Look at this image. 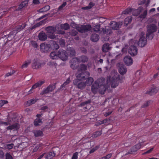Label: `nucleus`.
<instances>
[{
	"mask_svg": "<svg viewBox=\"0 0 159 159\" xmlns=\"http://www.w3.org/2000/svg\"><path fill=\"white\" fill-rule=\"evenodd\" d=\"M50 57L52 59H60L63 61L67 60L68 54L65 50L60 49L58 51H53L50 54Z\"/></svg>",
	"mask_w": 159,
	"mask_h": 159,
	"instance_id": "nucleus-1",
	"label": "nucleus"
},
{
	"mask_svg": "<svg viewBox=\"0 0 159 159\" xmlns=\"http://www.w3.org/2000/svg\"><path fill=\"white\" fill-rule=\"evenodd\" d=\"M45 30L48 34V37L49 38L53 39L56 38L57 36L54 34L56 31V28L54 26H48L45 28Z\"/></svg>",
	"mask_w": 159,
	"mask_h": 159,
	"instance_id": "nucleus-2",
	"label": "nucleus"
},
{
	"mask_svg": "<svg viewBox=\"0 0 159 159\" xmlns=\"http://www.w3.org/2000/svg\"><path fill=\"white\" fill-rule=\"evenodd\" d=\"M107 84L108 85L111 84L112 88L116 87L118 85V81L117 77L113 76L112 78L108 77L107 80Z\"/></svg>",
	"mask_w": 159,
	"mask_h": 159,
	"instance_id": "nucleus-3",
	"label": "nucleus"
},
{
	"mask_svg": "<svg viewBox=\"0 0 159 159\" xmlns=\"http://www.w3.org/2000/svg\"><path fill=\"white\" fill-rule=\"evenodd\" d=\"M144 33L142 32L140 35V38L138 44L139 46L143 47L145 46L147 43V40L144 36Z\"/></svg>",
	"mask_w": 159,
	"mask_h": 159,
	"instance_id": "nucleus-4",
	"label": "nucleus"
},
{
	"mask_svg": "<svg viewBox=\"0 0 159 159\" xmlns=\"http://www.w3.org/2000/svg\"><path fill=\"white\" fill-rule=\"evenodd\" d=\"M92 28L91 25L89 24L86 25H83L81 26H78L77 28V30L80 32L84 33L89 31Z\"/></svg>",
	"mask_w": 159,
	"mask_h": 159,
	"instance_id": "nucleus-5",
	"label": "nucleus"
},
{
	"mask_svg": "<svg viewBox=\"0 0 159 159\" xmlns=\"http://www.w3.org/2000/svg\"><path fill=\"white\" fill-rule=\"evenodd\" d=\"M78 75H76V79L80 80H84L86 78L88 77L90 75V73L88 72H77Z\"/></svg>",
	"mask_w": 159,
	"mask_h": 159,
	"instance_id": "nucleus-6",
	"label": "nucleus"
},
{
	"mask_svg": "<svg viewBox=\"0 0 159 159\" xmlns=\"http://www.w3.org/2000/svg\"><path fill=\"white\" fill-rule=\"evenodd\" d=\"M56 84V83H55L53 84H50L40 93V95H43L52 92L55 89Z\"/></svg>",
	"mask_w": 159,
	"mask_h": 159,
	"instance_id": "nucleus-7",
	"label": "nucleus"
},
{
	"mask_svg": "<svg viewBox=\"0 0 159 159\" xmlns=\"http://www.w3.org/2000/svg\"><path fill=\"white\" fill-rule=\"evenodd\" d=\"M81 80L78 79H75L73 81V84L76 86V87L80 89H82L86 86V84L84 82L80 81Z\"/></svg>",
	"mask_w": 159,
	"mask_h": 159,
	"instance_id": "nucleus-8",
	"label": "nucleus"
},
{
	"mask_svg": "<svg viewBox=\"0 0 159 159\" xmlns=\"http://www.w3.org/2000/svg\"><path fill=\"white\" fill-rule=\"evenodd\" d=\"M123 22L121 21L116 22L115 21H111L110 24L111 28L114 30H117L122 25Z\"/></svg>",
	"mask_w": 159,
	"mask_h": 159,
	"instance_id": "nucleus-9",
	"label": "nucleus"
},
{
	"mask_svg": "<svg viewBox=\"0 0 159 159\" xmlns=\"http://www.w3.org/2000/svg\"><path fill=\"white\" fill-rule=\"evenodd\" d=\"M78 57H74L70 60V67L73 70L76 69L79 65Z\"/></svg>",
	"mask_w": 159,
	"mask_h": 159,
	"instance_id": "nucleus-10",
	"label": "nucleus"
},
{
	"mask_svg": "<svg viewBox=\"0 0 159 159\" xmlns=\"http://www.w3.org/2000/svg\"><path fill=\"white\" fill-rule=\"evenodd\" d=\"M128 52L132 56H134L137 54L138 49L134 45H132L129 47Z\"/></svg>",
	"mask_w": 159,
	"mask_h": 159,
	"instance_id": "nucleus-11",
	"label": "nucleus"
},
{
	"mask_svg": "<svg viewBox=\"0 0 159 159\" xmlns=\"http://www.w3.org/2000/svg\"><path fill=\"white\" fill-rule=\"evenodd\" d=\"M40 50L43 52H47L49 51L51 47L50 44H45L44 43H42L40 45Z\"/></svg>",
	"mask_w": 159,
	"mask_h": 159,
	"instance_id": "nucleus-12",
	"label": "nucleus"
},
{
	"mask_svg": "<svg viewBox=\"0 0 159 159\" xmlns=\"http://www.w3.org/2000/svg\"><path fill=\"white\" fill-rule=\"evenodd\" d=\"M147 32H150L151 33H154L156 32L157 29V27L155 24H152L148 25L147 26Z\"/></svg>",
	"mask_w": 159,
	"mask_h": 159,
	"instance_id": "nucleus-13",
	"label": "nucleus"
},
{
	"mask_svg": "<svg viewBox=\"0 0 159 159\" xmlns=\"http://www.w3.org/2000/svg\"><path fill=\"white\" fill-rule=\"evenodd\" d=\"M158 90V88L155 86H152L149 90L146 92V93L150 95H152L157 93Z\"/></svg>",
	"mask_w": 159,
	"mask_h": 159,
	"instance_id": "nucleus-14",
	"label": "nucleus"
},
{
	"mask_svg": "<svg viewBox=\"0 0 159 159\" xmlns=\"http://www.w3.org/2000/svg\"><path fill=\"white\" fill-rule=\"evenodd\" d=\"M124 61L127 66L131 65L133 62V60L130 56H126L124 58Z\"/></svg>",
	"mask_w": 159,
	"mask_h": 159,
	"instance_id": "nucleus-15",
	"label": "nucleus"
},
{
	"mask_svg": "<svg viewBox=\"0 0 159 159\" xmlns=\"http://www.w3.org/2000/svg\"><path fill=\"white\" fill-rule=\"evenodd\" d=\"M27 25L25 23L22 24L21 25H19L15 27L14 30L15 31L16 33L20 32L25 28Z\"/></svg>",
	"mask_w": 159,
	"mask_h": 159,
	"instance_id": "nucleus-16",
	"label": "nucleus"
},
{
	"mask_svg": "<svg viewBox=\"0 0 159 159\" xmlns=\"http://www.w3.org/2000/svg\"><path fill=\"white\" fill-rule=\"evenodd\" d=\"M118 70L119 72L122 75L125 74L127 71V69L125 66L121 64H119Z\"/></svg>",
	"mask_w": 159,
	"mask_h": 159,
	"instance_id": "nucleus-17",
	"label": "nucleus"
},
{
	"mask_svg": "<svg viewBox=\"0 0 159 159\" xmlns=\"http://www.w3.org/2000/svg\"><path fill=\"white\" fill-rule=\"evenodd\" d=\"M99 86L97 82H95L91 86V90L95 94L97 93L98 88Z\"/></svg>",
	"mask_w": 159,
	"mask_h": 159,
	"instance_id": "nucleus-18",
	"label": "nucleus"
},
{
	"mask_svg": "<svg viewBox=\"0 0 159 159\" xmlns=\"http://www.w3.org/2000/svg\"><path fill=\"white\" fill-rule=\"evenodd\" d=\"M39 39L41 41H44L47 39V36L46 34L43 31L40 32L38 36Z\"/></svg>",
	"mask_w": 159,
	"mask_h": 159,
	"instance_id": "nucleus-19",
	"label": "nucleus"
},
{
	"mask_svg": "<svg viewBox=\"0 0 159 159\" xmlns=\"http://www.w3.org/2000/svg\"><path fill=\"white\" fill-rule=\"evenodd\" d=\"M67 53L70 57H74L76 52L75 49L73 48L70 47L68 48Z\"/></svg>",
	"mask_w": 159,
	"mask_h": 159,
	"instance_id": "nucleus-20",
	"label": "nucleus"
},
{
	"mask_svg": "<svg viewBox=\"0 0 159 159\" xmlns=\"http://www.w3.org/2000/svg\"><path fill=\"white\" fill-rule=\"evenodd\" d=\"M100 38L99 35L97 34H92L90 37V40L93 42H96L98 41Z\"/></svg>",
	"mask_w": 159,
	"mask_h": 159,
	"instance_id": "nucleus-21",
	"label": "nucleus"
},
{
	"mask_svg": "<svg viewBox=\"0 0 159 159\" xmlns=\"http://www.w3.org/2000/svg\"><path fill=\"white\" fill-rule=\"evenodd\" d=\"M41 63L39 62L36 59L33 60V63L32 65V67L33 69H39L41 66Z\"/></svg>",
	"mask_w": 159,
	"mask_h": 159,
	"instance_id": "nucleus-22",
	"label": "nucleus"
},
{
	"mask_svg": "<svg viewBox=\"0 0 159 159\" xmlns=\"http://www.w3.org/2000/svg\"><path fill=\"white\" fill-rule=\"evenodd\" d=\"M28 2V0H25L21 2V4L19 5L16 10L17 11L20 10L24 7L27 6Z\"/></svg>",
	"mask_w": 159,
	"mask_h": 159,
	"instance_id": "nucleus-23",
	"label": "nucleus"
},
{
	"mask_svg": "<svg viewBox=\"0 0 159 159\" xmlns=\"http://www.w3.org/2000/svg\"><path fill=\"white\" fill-rule=\"evenodd\" d=\"M78 59L79 62L85 63L88 61L89 58L86 56L82 55L78 58Z\"/></svg>",
	"mask_w": 159,
	"mask_h": 159,
	"instance_id": "nucleus-24",
	"label": "nucleus"
},
{
	"mask_svg": "<svg viewBox=\"0 0 159 159\" xmlns=\"http://www.w3.org/2000/svg\"><path fill=\"white\" fill-rule=\"evenodd\" d=\"M46 22V20H42L40 21L39 23H37L36 24L34 25L33 26L30 27L29 30H31L33 29H34L37 27H39L41 25L44 24Z\"/></svg>",
	"mask_w": 159,
	"mask_h": 159,
	"instance_id": "nucleus-25",
	"label": "nucleus"
},
{
	"mask_svg": "<svg viewBox=\"0 0 159 159\" xmlns=\"http://www.w3.org/2000/svg\"><path fill=\"white\" fill-rule=\"evenodd\" d=\"M143 8V7H139L138 9L135 10L132 9L131 12L132 13V15L134 16H138L140 14L141 11V10Z\"/></svg>",
	"mask_w": 159,
	"mask_h": 159,
	"instance_id": "nucleus-26",
	"label": "nucleus"
},
{
	"mask_svg": "<svg viewBox=\"0 0 159 159\" xmlns=\"http://www.w3.org/2000/svg\"><path fill=\"white\" fill-rule=\"evenodd\" d=\"M108 43L104 44L102 47V51L104 52H107L110 50L111 47H110Z\"/></svg>",
	"mask_w": 159,
	"mask_h": 159,
	"instance_id": "nucleus-27",
	"label": "nucleus"
},
{
	"mask_svg": "<svg viewBox=\"0 0 159 159\" xmlns=\"http://www.w3.org/2000/svg\"><path fill=\"white\" fill-rule=\"evenodd\" d=\"M55 155L56 154L54 151H51L49 152L45 156V157L46 159H51L55 157Z\"/></svg>",
	"mask_w": 159,
	"mask_h": 159,
	"instance_id": "nucleus-28",
	"label": "nucleus"
},
{
	"mask_svg": "<svg viewBox=\"0 0 159 159\" xmlns=\"http://www.w3.org/2000/svg\"><path fill=\"white\" fill-rule=\"evenodd\" d=\"M106 88L105 85L99 86L98 91L100 93L102 94H104L106 91Z\"/></svg>",
	"mask_w": 159,
	"mask_h": 159,
	"instance_id": "nucleus-29",
	"label": "nucleus"
},
{
	"mask_svg": "<svg viewBox=\"0 0 159 159\" xmlns=\"http://www.w3.org/2000/svg\"><path fill=\"white\" fill-rule=\"evenodd\" d=\"M33 133L35 137L42 136L43 135V131L40 130H35L33 131Z\"/></svg>",
	"mask_w": 159,
	"mask_h": 159,
	"instance_id": "nucleus-30",
	"label": "nucleus"
},
{
	"mask_svg": "<svg viewBox=\"0 0 159 159\" xmlns=\"http://www.w3.org/2000/svg\"><path fill=\"white\" fill-rule=\"evenodd\" d=\"M44 83V81H39L37 83H36L34 85L30 90H32L33 89H35L37 87H40Z\"/></svg>",
	"mask_w": 159,
	"mask_h": 159,
	"instance_id": "nucleus-31",
	"label": "nucleus"
},
{
	"mask_svg": "<svg viewBox=\"0 0 159 159\" xmlns=\"http://www.w3.org/2000/svg\"><path fill=\"white\" fill-rule=\"evenodd\" d=\"M87 69V66L84 64H81L80 67L78 69V72H87L86 70Z\"/></svg>",
	"mask_w": 159,
	"mask_h": 159,
	"instance_id": "nucleus-32",
	"label": "nucleus"
},
{
	"mask_svg": "<svg viewBox=\"0 0 159 159\" xmlns=\"http://www.w3.org/2000/svg\"><path fill=\"white\" fill-rule=\"evenodd\" d=\"M34 123L35 126H40L43 123L42 119L40 118L36 119L34 120Z\"/></svg>",
	"mask_w": 159,
	"mask_h": 159,
	"instance_id": "nucleus-33",
	"label": "nucleus"
},
{
	"mask_svg": "<svg viewBox=\"0 0 159 159\" xmlns=\"http://www.w3.org/2000/svg\"><path fill=\"white\" fill-rule=\"evenodd\" d=\"M50 9V7L49 5H46L43 8L39 9L38 11L40 13L48 11Z\"/></svg>",
	"mask_w": 159,
	"mask_h": 159,
	"instance_id": "nucleus-34",
	"label": "nucleus"
},
{
	"mask_svg": "<svg viewBox=\"0 0 159 159\" xmlns=\"http://www.w3.org/2000/svg\"><path fill=\"white\" fill-rule=\"evenodd\" d=\"M105 79L103 78H100L98 79L97 81H95L98 83L99 86L105 85Z\"/></svg>",
	"mask_w": 159,
	"mask_h": 159,
	"instance_id": "nucleus-35",
	"label": "nucleus"
},
{
	"mask_svg": "<svg viewBox=\"0 0 159 159\" xmlns=\"http://www.w3.org/2000/svg\"><path fill=\"white\" fill-rule=\"evenodd\" d=\"M95 5V4L93 3L92 2H90L88 6L85 7H82L81 9L82 10H88L92 8L93 6Z\"/></svg>",
	"mask_w": 159,
	"mask_h": 159,
	"instance_id": "nucleus-36",
	"label": "nucleus"
},
{
	"mask_svg": "<svg viewBox=\"0 0 159 159\" xmlns=\"http://www.w3.org/2000/svg\"><path fill=\"white\" fill-rule=\"evenodd\" d=\"M154 33L150 32H147L146 34V38L149 40L152 39L154 36Z\"/></svg>",
	"mask_w": 159,
	"mask_h": 159,
	"instance_id": "nucleus-37",
	"label": "nucleus"
},
{
	"mask_svg": "<svg viewBox=\"0 0 159 159\" xmlns=\"http://www.w3.org/2000/svg\"><path fill=\"white\" fill-rule=\"evenodd\" d=\"M60 27L61 29L64 30H66L70 29L69 25L67 23L61 24Z\"/></svg>",
	"mask_w": 159,
	"mask_h": 159,
	"instance_id": "nucleus-38",
	"label": "nucleus"
},
{
	"mask_svg": "<svg viewBox=\"0 0 159 159\" xmlns=\"http://www.w3.org/2000/svg\"><path fill=\"white\" fill-rule=\"evenodd\" d=\"M38 99H31L27 101L26 105L28 106H30L32 104L35 103Z\"/></svg>",
	"mask_w": 159,
	"mask_h": 159,
	"instance_id": "nucleus-39",
	"label": "nucleus"
},
{
	"mask_svg": "<svg viewBox=\"0 0 159 159\" xmlns=\"http://www.w3.org/2000/svg\"><path fill=\"white\" fill-rule=\"evenodd\" d=\"M93 81V79L92 77H89L87 79L86 82H85L86 84L88 85H91Z\"/></svg>",
	"mask_w": 159,
	"mask_h": 159,
	"instance_id": "nucleus-40",
	"label": "nucleus"
},
{
	"mask_svg": "<svg viewBox=\"0 0 159 159\" xmlns=\"http://www.w3.org/2000/svg\"><path fill=\"white\" fill-rule=\"evenodd\" d=\"M132 9L127 8L123 11L121 13L122 15L125 14H129V13L132 11Z\"/></svg>",
	"mask_w": 159,
	"mask_h": 159,
	"instance_id": "nucleus-41",
	"label": "nucleus"
},
{
	"mask_svg": "<svg viewBox=\"0 0 159 159\" xmlns=\"http://www.w3.org/2000/svg\"><path fill=\"white\" fill-rule=\"evenodd\" d=\"M51 48L53 50H57L59 48V45L55 42H53L51 46Z\"/></svg>",
	"mask_w": 159,
	"mask_h": 159,
	"instance_id": "nucleus-42",
	"label": "nucleus"
},
{
	"mask_svg": "<svg viewBox=\"0 0 159 159\" xmlns=\"http://www.w3.org/2000/svg\"><path fill=\"white\" fill-rule=\"evenodd\" d=\"M102 134V133L101 131H97L94 133L93 134V138H97L98 137L100 136Z\"/></svg>",
	"mask_w": 159,
	"mask_h": 159,
	"instance_id": "nucleus-43",
	"label": "nucleus"
},
{
	"mask_svg": "<svg viewBox=\"0 0 159 159\" xmlns=\"http://www.w3.org/2000/svg\"><path fill=\"white\" fill-rule=\"evenodd\" d=\"M94 31L96 32H98L100 31V25L99 24L96 25L94 26Z\"/></svg>",
	"mask_w": 159,
	"mask_h": 159,
	"instance_id": "nucleus-44",
	"label": "nucleus"
},
{
	"mask_svg": "<svg viewBox=\"0 0 159 159\" xmlns=\"http://www.w3.org/2000/svg\"><path fill=\"white\" fill-rule=\"evenodd\" d=\"M31 62V60H28L25 61V63L22 66L21 68H23L24 67H26L28 66V65L30 64Z\"/></svg>",
	"mask_w": 159,
	"mask_h": 159,
	"instance_id": "nucleus-45",
	"label": "nucleus"
},
{
	"mask_svg": "<svg viewBox=\"0 0 159 159\" xmlns=\"http://www.w3.org/2000/svg\"><path fill=\"white\" fill-rule=\"evenodd\" d=\"M78 34V32L75 30H73L70 32V34L72 36H76Z\"/></svg>",
	"mask_w": 159,
	"mask_h": 159,
	"instance_id": "nucleus-46",
	"label": "nucleus"
},
{
	"mask_svg": "<svg viewBox=\"0 0 159 159\" xmlns=\"http://www.w3.org/2000/svg\"><path fill=\"white\" fill-rule=\"evenodd\" d=\"M66 4L67 3L66 2H64L63 4L59 7L57 10L58 11L61 10L66 5Z\"/></svg>",
	"mask_w": 159,
	"mask_h": 159,
	"instance_id": "nucleus-47",
	"label": "nucleus"
},
{
	"mask_svg": "<svg viewBox=\"0 0 159 159\" xmlns=\"http://www.w3.org/2000/svg\"><path fill=\"white\" fill-rule=\"evenodd\" d=\"M31 44L32 46L34 48H37L38 47V45L37 43L35 41H31Z\"/></svg>",
	"mask_w": 159,
	"mask_h": 159,
	"instance_id": "nucleus-48",
	"label": "nucleus"
},
{
	"mask_svg": "<svg viewBox=\"0 0 159 159\" xmlns=\"http://www.w3.org/2000/svg\"><path fill=\"white\" fill-rule=\"evenodd\" d=\"M5 159H13V158L10 153L7 152L5 155Z\"/></svg>",
	"mask_w": 159,
	"mask_h": 159,
	"instance_id": "nucleus-49",
	"label": "nucleus"
},
{
	"mask_svg": "<svg viewBox=\"0 0 159 159\" xmlns=\"http://www.w3.org/2000/svg\"><path fill=\"white\" fill-rule=\"evenodd\" d=\"M19 126V124L18 123H15L11 125L12 129H14L15 128H18Z\"/></svg>",
	"mask_w": 159,
	"mask_h": 159,
	"instance_id": "nucleus-50",
	"label": "nucleus"
},
{
	"mask_svg": "<svg viewBox=\"0 0 159 159\" xmlns=\"http://www.w3.org/2000/svg\"><path fill=\"white\" fill-rule=\"evenodd\" d=\"M16 32H15V31L13 29V30L10 32L9 34L8 35V38H10L11 37V36H14V35H16Z\"/></svg>",
	"mask_w": 159,
	"mask_h": 159,
	"instance_id": "nucleus-51",
	"label": "nucleus"
},
{
	"mask_svg": "<svg viewBox=\"0 0 159 159\" xmlns=\"http://www.w3.org/2000/svg\"><path fill=\"white\" fill-rule=\"evenodd\" d=\"M59 43L61 47L64 46L65 44V40L62 39H60L59 41Z\"/></svg>",
	"mask_w": 159,
	"mask_h": 159,
	"instance_id": "nucleus-52",
	"label": "nucleus"
},
{
	"mask_svg": "<svg viewBox=\"0 0 159 159\" xmlns=\"http://www.w3.org/2000/svg\"><path fill=\"white\" fill-rule=\"evenodd\" d=\"M14 144L13 143H11L10 144H8L6 145L5 148L6 149H11L13 147Z\"/></svg>",
	"mask_w": 159,
	"mask_h": 159,
	"instance_id": "nucleus-53",
	"label": "nucleus"
},
{
	"mask_svg": "<svg viewBox=\"0 0 159 159\" xmlns=\"http://www.w3.org/2000/svg\"><path fill=\"white\" fill-rule=\"evenodd\" d=\"M112 155V154L111 153H110L106 156L102 157L101 158H100V159H108L110 158Z\"/></svg>",
	"mask_w": 159,
	"mask_h": 159,
	"instance_id": "nucleus-54",
	"label": "nucleus"
},
{
	"mask_svg": "<svg viewBox=\"0 0 159 159\" xmlns=\"http://www.w3.org/2000/svg\"><path fill=\"white\" fill-rule=\"evenodd\" d=\"M151 102L150 101H148L144 103L142 106V107H148Z\"/></svg>",
	"mask_w": 159,
	"mask_h": 159,
	"instance_id": "nucleus-55",
	"label": "nucleus"
},
{
	"mask_svg": "<svg viewBox=\"0 0 159 159\" xmlns=\"http://www.w3.org/2000/svg\"><path fill=\"white\" fill-rule=\"evenodd\" d=\"M15 72V71L14 70H12V71L10 72H8L5 75L6 77H8L9 76L11 75H13Z\"/></svg>",
	"mask_w": 159,
	"mask_h": 159,
	"instance_id": "nucleus-56",
	"label": "nucleus"
},
{
	"mask_svg": "<svg viewBox=\"0 0 159 159\" xmlns=\"http://www.w3.org/2000/svg\"><path fill=\"white\" fill-rule=\"evenodd\" d=\"M91 103V100H89L85 101L81 103V105L84 106L87 104H90Z\"/></svg>",
	"mask_w": 159,
	"mask_h": 159,
	"instance_id": "nucleus-57",
	"label": "nucleus"
},
{
	"mask_svg": "<svg viewBox=\"0 0 159 159\" xmlns=\"http://www.w3.org/2000/svg\"><path fill=\"white\" fill-rule=\"evenodd\" d=\"M70 25L73 28H75L77 29V28L78 26H80L77 25L74 22H72L70 24Z\"/></svg>",
	"mask_w": 159,
	"mask_h": 159,
	"instance_id": "nucleus-58",
	"label": "nucleus"
},
{
	"mask_svg": "<svg viewBox=\"0 0 159 159\" xmlns=\"http://www.w3.org/2000/svg\"><path fill=\"white\" fill-rule=\"evenodd\" d=\"M108 28L106 29V32L107 34H110L112 33L111 30L109 27H108Z\"/></svg>",
	"mask_w": 159,
	"mask_h": 159,
	"instance_id": "nucleus-59",
	"label": "nucleus"
},
{
	"mask_svg": "<svg viewBox=\"0 0 159 159\" xmlns=\"http://www.w3.org/2000/svg\"><path fill=\"white\" fill-rule=\"evenodd\" d=\"M78 152H75L73 154V156L72 157V159H77V156L78 155Z\"/></svg>",
	"mask_w": 159,
	"mask_h": 159,
	"instance_id": "nucleus-60",
	"label": "nucleus"
},
{
	"mask_svg": "<svg viewBox=\"0 0 159 159\" xmlns=\"http://www.w3.org/2000/svg\"><path fill=\"white\" fill-rule=\"evenodd\" d=\"M70 81L69 80V78H68L66 80V81L64 83V84H62L61 86V87L62 88L63 87H64V86L66 85H67L68 84L70 83Z\"/></svg>",
	"mask_w": 159,
	"mask_h": 159,
	"instance_id": "nucleus-61",
	"label": "nucleus"
},
{
	"mask_svg": "<svg viewBox=\"0 0 159 159\" xmlns=\"http://www.w3.org/2000/svg\"><path fill=\"white\" fill-rule=\"evenodd\" d=\"M117 80H120V82H122L123 80L124 79V77L123 75L120 76V75L118 76L117 78Z\"/></svg>",
	"mask_w": 159,
	"mask_h": 159,
	"instance_id": "nucleus-62",
	"label": "nucleus"
},
{
	"mask_svg": "<svg viewBox=\"0 0 159 159\" xmlns=\"http://www.w3.org/2000/svg\"><path fill=\"white\" fill-rule=\"evenodd\" d=\"M11 125V124L9 122H3V121H0V125Z\"/></svg>",
	"mask_w": 159,
	"mask_h": 159,
	"instance_id": "nucleus-63",
	"label": "nucleus"
},
{
	"mask_svg": "<svg viewBox=\"0 0 159 159\" xmlns=\"http://www.w3.org/2000/svg\"><path fill=\"white\" fill-rule=\"evenodd\" d=\"M134 147H135V148L137 149V150H139L140 148H141V144L139 143L137 144L136 145H135Z\"/></svg>",
	"mask_w": 159,
	"mask_h": 159,
	"instance_id": "nucleus-64",
	"label": "nucleus"
}]
</instances>
